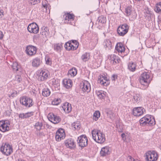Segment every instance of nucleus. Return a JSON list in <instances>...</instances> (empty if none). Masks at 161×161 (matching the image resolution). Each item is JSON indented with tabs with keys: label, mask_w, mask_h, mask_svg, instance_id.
Masks as SVG:
<instances>
[{
	"label": "nucleus",
	"mask_w": 161,
	"mask_h": 161,
	"mask_svg": "<svg viewBox=\"0 0 161 161\" xmlns=\"http://www.w3.org/2000/svg\"><path fill=\"white\" fill-rule=\"evenodd\" d=\"M1 152L6 156L9 155L13 152L12 146L8 143H6L0 148Z\"/></svg>",
	"instance_id": "obj_6"
},
{
	"label": "nucleus",
	"mask_w": 161,
	"mask_h": 161,
	"mask_svg": "<svg viewBox=\"0 0 161 161\" xmlns=\"http://www.w3.org/2000/svg\"><path fill=\"white\" fill-rule=\"evenodd\" d=\"M154 10L157 13L161 14V2L156 4Z\"/></svg>",
	"instance_id": "obj_36"
},
{
	"label": "nucleus",
	"mask_w": 161,
	"mask_h": 161,
	"mask_svg": "<svg viewBox=\"0 0 161 161\" xmlns=\"http://www.w3.org/2000/svg\"><path fill=\"white\" fill-rule=\"evenodd\" d=\"M61 102V100L60 98H55L52 101V103L54 105H58Z\"/></svg>",
	"instance_id": "obj_45"
},
{
	"label": "nucleus",
	"mask_w": 161,
	"mask_h": 161,
	"mask_svg": "<svg viewBox=\"0 0 161 161\" xmlns=\"http://www.w3.org/2000/svg\"><path fill=\"white\" fill-rule=\"evenodd\" d=\"M64 86L67 89L70 88L72 85L71 80L69 79H65L63 81Z\"/></svg>",
	"instance_id": "obj_23"
},
{
	"label": "nucleus",
	"mask_w": 161,
	"mask_h": 161,
	"mask_svg": "<svg viewBox=\"0 0 161 161\" xmlns=\"http://www.w3.org/2000/svg\"><path fill=\"white\" fill-rule=\"evenodd\" d=\"M117 78V76L116 75H114L112 76L111 79L113 80H115V79Z\"/></svg>",
	"instance_id": "obj_53"
},
{
	"label": "nucleus",
	"mask_w": 161,
	"mask_h": 161,
	"mask_svg": "<svg viewBox=\"0 0 161 161\" xmlns=\"http://www.w3.org/2000/svg\"><path fill=\"white\" fill-rule=\"evenodd\" d=\"M103 44L106 49L109 50L112 47V43L111 41L108 40H105L103 43Z\"/></svg>",
	"instance_id": "obj_28"
},
{
	"label": "nucleus",
	"mask_w": 161,
	"mask_h": 161,
	"mask_svg": "<svg viewBox=\"0 0 161 161\" xmlns=\"http://www.w3.org/2000/svg\"><path fill=\"white\" fill-rule=\"evenodd\" d=\"M62 45L61 44L58 43L54 45V49L57 51H60L62 49Z\"/></svg>",
	"instance_id": "obj_42"
},
{
	"label": "nucleus",
	"mask_w": 161,
	"mask_h": 161,
	"mask_svg": "<svg viewBox=\"0 0 161 161\" xmlns=\"http://www.w3.org/2000/svg\"><path fill=\"white\" fill-rule=\"evenodd\" d=\"M146 159L148 161H156L158 159V155L155 151H149L146 153Z\"/></svg>",
	"instance_id": "obj_5"
},
{
	"label": "nucleus",
	"mask_w": 161,
	"mask_h": 161,
	"mask_svg": "<svg viewBox=\"0 0 161 161\" xmlns=\"http://www.w3.org/2000/svg\"><path fill=\"white\" fill-rule=\"evenodd\" d=\"M65 48L68 50H76L78 48L77 45L74 46L72 43L68 42L64 45Z\"/></svg>",
	"instance_id": "obj_25"
},
{
	"label": "nucleus",
	"mask_w": 161,
	"mask_h": 161,
	"mask_svg": "<svg viewBox=\"0 0 161 161\" xmlns=\"http://www.w3.org/2000/svg\"><path fill=\"white\" fill-rule=\"evenodd\" d=\"M64 142L67 147L72 148L75 147V145L74 140L71 138L66 140Z\"/></svg>",
	"instance_id": "obj_19"
},
{
	"label": "nucleus",
	"mask_w": 161,
	"mask_h": 161,
	"mask_svg": "<svg viewBox=\"0 0 161 161\" xmlns=\"http://www.w3.org/2000/svg\"><path fill=\"white\" fill-rule=\"evenodd\" d=\"M92 134L93 139L98 143H102L105 141L104 134L100 130L94 129L92 131Z\"/></svg>",
	"instance_id": "obj_1"
},
{
	"label": "nucleus",
	"mask_w": 161,
	"mask_h": 161,
	"mask_svg": "<svg viewBox=\"0 0 161 161\" xmlns=\"http://www.w3.org/2000/svg\"><path fill=\"white\" fill-rule=\"evenodd\" d=\"M45 59L46 64H51V58H49L48 56H46Z\"/></svg>",
	"instance_id": "obj_48"
},
{
	"label": "nucleus",
	"mask_w": 161,
	"mask_h": 161,
	"mask_svg": "<svg viewBox=\"0 0 161 161\" xmlns=\"http://www.w3.org/2000/svg\"><path fill=\"white\" fill-rule=\"evenodd\" d=\"M81 58L82 60L86 62L89 59L90 54L89 53H86L82 55Z\"/></svg>",
	"instance_id": "obj_37"
},
{
	"label": "nucleus",
	"mask_w": 161,
	"mask_h": 161,
	"mask_svg": "<svg viewBox=\"0 0 161 161\" xmlns=\"http://www.w3.org/2000/svg\"><path fill=\"white\" fill-rule=\"evenodd\" d=\"M38 80L39 81H45L50 76V73L47 70H42L40 72H38Z\"/></svg>",
	"instance_id": "obj_7"
},
{
	"label": "nucleus",
	"mask_w": 161,
	"mask_h": 161,
	"mask_svg": "<svg viewBox=\"0 0 161 161\" xmlns=\"http://www.w3.org/2000/svg\"><path fill=\"white\" fill-rule=\"evenodd\" d=\"M28 31L31 33L36 34L39 32V27L35 23L30 24L27 28Z\"/></svg>",
	"instance_id": "obj_9"
},
{
	"label": "nucleus",
	"mask_w": 161,
	"mask_h": 161,
	"mask_svg": "<svg viewBox=\"0 0 161 161\" xmlns=\"http://www.w3.org/2000/svg\"><path fill=\"white\" fill-rule=\"evenodd\" d=\"M127 160L129 161H139L138 160H135L134 158H132L130 156H128L127 158Z\"/></svg>",
	"instance_id": "obj_50"
},
{
	"label": "nucleus",
	"mask_w": 161,
	"mask_h": 161,
	"mask_svg": "<svg viewBox=\"0 0 161 161\" xmlns=\"http://www.w3.org/2000/svg\"><path fill=\"white\" fill-rule=\"evenodd\" d=\"M78 144L82 148L86 147L88 144V139L86 136L82 135L78 138Z\"/></svg>",
	"instance_id": "obj_8"
},
{
	"label": "nucleus",
	"mask_w": 161,
	"mask_h": 161,
	"mask_svg": "<svg viewBox=\"0 0 161 161\" xmlns=\"http://www.w3.org/2000/svg\"><path fill=\"white\" fill-rule=\"evenodd\" d=\"M34 112H31L25 113L20 114L19 115V117L22 119H25L29 118L33 115Z\"/></svg>",
	"instance_id": "obj_26"
},
{
	"label": "nucleus",
	"mask_w": 161,
	"mask_h": 161,
	"mask_svg": "<svg viewBox=\"0 0 161 161\" xmlns=\"http://www.w3.org/2000/svg\"><path fill=\"white\" fill-rule=\"evenodd\" d=\"M72 127L74 128L75 130H78L80 127V123L79 121L76 122H74L72 124Z\"/></svg>",
	"instance_id": "obj_41"
},
{
	"label": "nucleus",
	"mask_w": 161,
	"mask_h": 161,
	"mask_svg": "<svg viewBox=\"0 0 161 161\" xmlns=\"http://www.w3.org/2000/svg\"><path fill=\"white\" fill-rule=\"evenodd\" d=\"M151 79L150 75V73L144 72L141 75L140 81L142 85H147L150 83Z\"/></svg>",
	"instance_id": "obj_3"
},
{
	"label": "nucleus",
	"mask_w": 161,
	"mask_h": 161,
	"mask_svg": "<svg viewBox=\"0 0 161 161\" xmlns=\"http://www.w3.org/2000/svg\"><path fill=\"white\" fill-rule=\"evenodd\" d=\"M111 153V149L108 146L102 147L100 152V155L101 156H106L109 155Z\"/></svg>",
	"instance_id": "obj_17"
},
{
	"label": "nucleus",
	"mask_w": 161,
	"mask_h": 161,
	"mask_svg": "<svg viewBox=\"0 0 161 161\" xmlns=\"http://www.w3.org/2000/svg\"><path fill=\"white\" fill-rule=\"evenodd\" d=\"M80 88L82 91L87 92H90L91 89L89 83L86 80L81 84Z\"/></svg>",
	"instance_id": "obj_16"
},
{
	"label": "nucleus",
	"mask_w": 161,
	"mask_h": 161,
	"mask_svg": "<svg viewBox=\"0 0 161 161\" xmlns=\"http://www.w3.org/2000/svg\"><path fill=\"white\" fill-rule=\"evenodd\" d=\"M107 114L108 116L109 117L110 119H114L115 116V115L113 112L111 110H108V112H107Z\"/></svg>",
	"instance_id": "obj_43"
},
{
	"label": "nucleus",
	"mask_w": 161,
	"mask_h": 161,
	"mask_svg": "<svg viewBox=\"0 0 161 161\" xmlns=\"http://www.w3.org/2000/svg\"><path fill=\"white\" fill-rule=\"evenodd\" d=\"M35 129L37 130H40L42 129V122H37L34 125Z\"/></svg>",
	"instance_id": "obj_39"
},
{
	"label": "nucleus",
	"mask_w": 161,
	"mask_h": 161,
	"mask_svg": "<svg viewBox=\"0 0 161 161\" xmlns=\"http://www.w3.org/2000/svg\"><path fill=\"white\" fill-rule=\"evenodd\" d=\"M37 50V48L35 47L29 45L26 47L25 52L28 55L32 56L36 53Z\"/></svg>",
	"instance_id": "obj_11"
},
{
	"label": "nucleus",
	"mask_w": 161,
	"mask_h": 161,
	"mask_svg": "<svg viewBox=\"0 0 161 161\" xmlns=\"http://www.w3.org/2000/svg\"><path fill=\"white\" fill-rule=\"evenodd\" d=\"M42 62L40 59L36 58L33 59L32 61V64L33 67H38L41 64Z\"/></svg>",
	"instance_id": "obj_27"
},
{
	"label": "nucleus",
	"mask_w": 161,
	"mask_h": 161,
	"mask_svg": "<svg viewBox=\"0 0 161 161\" xmlns=\"http://www.w3.org/2000/svg\"><path fill=\"white\" fill-rule=\"evenodd\" d=\"M42 5L44 9H45L46 10V12H47V11L48 10V11L50 12L49 8V5L46 3H44V2L42 3Z\"/></svg>",
	"instance_id": "obj_46"
},
{
	"label": "nucleus",
	"mask_w": 161,
	"mask_h": 161,
	"mask_svg": "<svg viewBox=\"0 0 161 161\" xmlns=\"http://www.w3.org/2000/svg\"><path fill=\"white\" fill-rule=\"evenodd\" d=\"M20 102L22 105L26 108L31 107L33 105L32 99L26 96L21 97L20 99Z\"/></svg>",
	"instance_id": "obj_4"
},
{
	"label": "nucleus",
	"mask_w": 161,
	"mask_h": 161,
	"mask_svg": "<svg viewBox=\"0 0 161 161\" xmlns=\"http://www.w3.org/2000/svg\"><path fill=\"white\" fill-rule=\"evenodd\" d=\"M100 113L99 111H96L93 114V119L95 121L97 120L100 117Z\"/></svg>",
	"instance_id": "obj_40"
},
{
	"label": "nucleus",
	"mask_w": 161,
	"mask_h": 161,
	"mask_svg": "<svg viewBox=\"0 0 161 161\" xmlns=\"http://www.w3.org/2000/svg\"><path fill=\"white\" fill-rule=\"evenodd\" d=\"M115 49L119 53H121L124 52L125 50V47L121 43H117Z\"/></svg>",
	"instance_id": "obj_24"
},
{
	"label": "nucleus",
	"mask_w": 161,
	"mask_h": 161,
	"mask_svg": "<svg viewBox=\"0 0 161 161\" xmlns=\"http://www.w3.org/2000/svg\"><path fill=\"white\" fill-rule=\"evenodd\" d=\"M3 32L0 31V39H2L3 37Z\"/></svg>",
	"instance_id": "obj_55"
},
{
	"label": "nucleus",
	"mask_w": 161,
	"mask_h": 161,
	"mask_svg": "<svg viewBox=\"0 0 161 161\" xmlns=\"http://www.w3.org/2000/svg\"><path fill=\"white\" fill-rule=\"evenodd\" d=\"M160 149L161 150V146L160 147Z\"/></svg>",
	"instance_id": "obj_58"
},
{
	"label": "nucleus",
	"mask_w": 161,
	"mask_h": 161,
	"mask_svg": "<svg viewBox=\"0 0 161 161\" xmlns=\"http://www.w3.org/2000/svg\"><path fill=\"white\" fill-rule=\"evenodd\" d=\"M121 136L122 137V138L124 139H124H125V134L124 133H122L121 135Z\"/></svg>",
	"instance_id": "obj_56"
},
{
	"label": "nucleus",
	"mask_w": 161,
	"mask_h": 161,
	"mask_svg": "<svg viewBox=\"0 0 161 161\" xmlns=\"http://www.w3.org/2000/svg\"><path fill=\"white\" fill-rule=\"evenodd\" d=\"M128 29L129 26L127 24H124L118 27V33L120 36H124L128 32Z\"/></svg>",
	"instance_id": "obj_10"
},
{
	"label": "nucleus",
	"mask_w": 161,
	"mask_h": 161,
	"mask_svg": "<svg viewBox=\"0 0 161 161\" xmlns=\"http://www.w3.org/2000/svg\"><path fill=\"white\" fill-rule=\"evenodd\" d=\"M50 94V91L47 88L44 89L42 91V95L44 97H48L49 96Z\"/></svg>",
	"instance_id": "obj_35"
},
{
	"label": "nucleus",
	"mask_w": 161,
	"mask_h": 161,
	"mask_svg": "<svg viewBox=\"0 0 161 161\" xmlns=\"http://www.w3.org/2000/svg\"><path fill=\"white\" fill-rule=\"evenodd\" d=\"M64 22L65 23L73 25L71 21L74 20V15L73 14L67 13L64 14Z\"/></svg>",
	"instance_id": "obj_18"
},
{
	"label": "nucleus",
	"mask_w": 161,
	"mask_h": 161,
	"mask_svg": "<svg viewBox=\"0 0 161 161\" xmlns=\"http://www.w3.org/2000/svg\"><path fill=\"white\" fill-rule=\"evenodd\" d=\"M125 12L127 16H131L136 17V14L134 11L132 10L131 7L128 6L125 8Z\"/></svg>",
	"instance_id": "obj_20"
},
{
	"label": "nucleus",
	"mask_w": 161,
	"mask_h": 161,
	"mask_svg": "<svg viewBox=\"0 0 161 161\" xmlns=\"http://www.w3.org/2000/svg\"><path fill=\"white\" fill-rule=\"evenodd\" d=\"M141 97L139 94H135L133 96L132 101L135 103H138L140 102Z\"/></svg>",
	"instance_id": "obj_31"
},
{
	"label": "nucleus",
	"mask_w": 161,
	"mask_h": 161,
	"mask_svg": "<svg viewBox=\"0 0 161 161\" xmlns=\"http://www.w3.org/2000/svg\"><path fill=\"white\" fill-rule=\"evenodd\" d=\"M98 82L104 86H107L108 84V80L107 77L104 75H101L98 79Z\"/></svg>",
	"instance_id": "obj_21"
},
{
	"label": "nucleus",
	"mask_w": 161,
	"mask_h": 161,
	"mask_svg": "<svg viewBox=\"0 0 161 161\" xmlns=\"http://www.w3.org/2000/svg\"><path fill=\"white\" fill-rule=\"evenodd\" d=\"M9 124L7 120L0 121V130L3 132H6L9 130Z\"/></svg>",
	"instance_id": "obj_12"
},
{
	"label": "nucleus",
	"mask_w": 161,
	"mask_h": 161,
	"mask_svg": "<svg viewBox=\"0 0 161 161\" xmlns=\"http://www.w3.org/2000/svg\"><path fill=\"white\" fill-rule=\"evenodd\" d=\"M145 111V109L143 107L134 108L133 109V114L135 116H139L143 114Z\"/></svg>",
	"instance_id": "obj_14"
},
{
	"label": "nucleus",
	"mask_w": 161,
	"mask_h": 161,
	"mask_svg": "<svg viewBox=\"0 0 161 161\" xmlns=\"http://www.w3.org/2000/svg\"><path fill=\"white\" fill-rule=\"evenodd\" d=\"M48 118L49 121L54 124L58 123L61 120V118L59 116L55 115L53 114H49Z\"/></svg>",
	"instance_id": "obj_15"
},
{
	"label": "nucleus",
	"mask_w": 161,
	"mask_h": 161,
	"mask_svg": "<svg viewBox=\"0 0 161 161\" xmlns=\"http://www.w3.org/2000/svg\"><path fill=\"white\" fill-rule=\"evenodd\" d=\"M98 22L101 24H104L106 22V18L102 16H99L98 18Z\"/></svg>",
	"instance_id": "obj_44"
},
{
	"label": "nucleus",
	"mask_w": 161,
	"mask_h": 161,
	"mask_svg": "<svg viewBox=\"0 0 161 161\" xmlns=\"http://www.w3.org/2000/svg\"><path fill=\"white\" fill-rule=\"evenodd\" d=\"M17 95V92L16 91H14L11 94L10 96H12L13 97L16 96Z\"/></svg>",
	"instance_id": "obj_52"
},
{
	"label": "nucleus",
	"mask_w": 161,
	"mask_h": 161,
	"mask_svg": "<svg viewBox=\"0 0 161 161\" xmlns=\"http://www.w3.org/2000/svg\"><path fill=\"white\" fill-rule=\"evenodd\" d=\"M15 80L16 81H17L18 83H19L21 80V77L20 76L17 75L15 76Z\"/></svg>",
	"instance_id": "obj_49"
},
{
	"label": "nucleus",
	"mask_w": 161,
	"mask_h": 161,
	"mask_svg": "<svg viewBox=\"0 0 161 161\" xmlns=\"http://www.w3.org/2000/svg\"><path fill=\"white\" fill-rule=\"evenodd\" d=\"M72 44H73L74 46L77 45L78 47L79 43L78 42H77V41L75 40H74L72 41Z\"/></svg>",
	"instance_id": "obj_51"
},
{
	"label": "nucleus",
	"mask_w": 161,
	"mask_h": 161,
	"mask_svg": "<svg viewBox=\"0 0 161 161\" xmlns=\"http://www.w3.org/2000/svg\"><path fill=\"white\" fill-rule=\"evenodd\" d=\"M65 136V135L64 130L62 129H59L56 132L55 138L57 141L59 142L64 139Z\"/></svg>",
	"instance_id": "obj_13"
},
{
	"label": "nucleus",
	"mask_w": 161,
	"mask_h": 161,
	"mask_svg": "<svg viewBox=\"0 0 161 161\" xmlns=\"http://www.w3.org/2000/svg\"><path fill=\"white\" fill-rule=\"evenodd\" d=\"M14 71H16L18 70L20 66L17 62H14L11 65Z\"/></svg>",
	"instance_id": "obj_38"
},
{
	"label": "nucleus",
	"mask_w": 161,
	"mask_h": 161,
	"mask_svg": "<svg viewBox=\"0 0 161 161\" xmlns=\"http://www.w3.org/2000/svg\"><path fill=\"white\" fill-rule=\"evenodd\" d=\"M4 15V12L3 11H0V18H2Z\"/></svg>",
	"instance_id": "obj_54"
},
{
	"label": "nucleus",
	"mask_w": 161,
	"mask_h": 161,
	"mask_svg": "<svg viewBox=\"0 0 161 161\" xmlns=\"http://www.w3.org/2000/svg\"><path fill=\"white\" fill-rule=\"evenodd\" d=\"M41 0H30V3L33 5H35L40 2Z\"/></svg>",
	"instance_id": "obj_47"
},
{
	"label": "nucleus",
	"mask_w": 161,
	"mask_h": 161,
	"mask_svg": "<svg viewBox=\"0 0 161 161\" xmlns=\"http://www.w3.org/2000/svg\"><path fill=\"white\" fill-rule=\"evenodd\" d=\"M140 123V125L142 126L153 125L155 123V119H152L149 115H147L141 119Z\"/></svg>",
	"instance_id": "obj_2"
},
{
	"label": "nucleus",
	"mask_w": 161,
	"mask_h": 161,
	"mask_svg": "<svg viewBox=\"0 0 161 161\" xmlns=\"http://www.w3.org/2000/svg\"><path fill=\"white\" fill-rule=\"evenodd\" d=\"M96 94L98 97L100 99H103L105 95V93L102 90L97 92Z\"/></svg>",
	"instance_id": "obj_33"
},
{
	"label": "nucleus",
	"mask_w": 161,
	"mask_h": 161,
	"mask_svg": "<svg viewBox=\"0 0 161 161\" xmlns=\"http://www.w3.org/2000/svg\"><path fill=\"white\" fill-rule=\"evenodd\" d=\"M62 107L64 112L67 113H69L72 110L71 104L67 102L64 103Z\"/></svg>",
	"instance_id": "obj_22"
},
{
	"label": "nucleus",
	"mask_w": 161,
	"mask_h": 161,
	"mask_svg": "<svg viewBox=\"0 0 161 161\" xmlns=\"http://www.w3.org/2000/svg\"><path fill=\"white\" fill-rule=\"evenodd\" d=\"M110 60L112 64H115L119 63L118 57L114 54L110 55Z\"/></svg>",
	"instance_id": "obj_30"
},
{
	"label": "nucleus",
	"mask_w": 161,
	"mask_h": 161,
	"mask_svg": "<svg viewBox=\"0 0 161 161\" xmlns=\"http://www.w3.org/2000/svg\"><path fill=\"white\" fill-rule=\"evenodd\" d=\"M136 65L133 62H131L129 63L128 68L129 70L132 72L134 71L136 69Z\"/></svg>",
	"instance_id": "obj_32"
},
{
	"label": "nucleus",
	"mask_w": 161,
	"mask_h": 161,
	"mask_svg": "<svg viewBox=\"0 0 161 161\" xmlns=\"http://www.w3.org/2000/svg\"><path fill=\"white\" fill-rule=\"evenodd\" d=\"M41 34L45 37L48 36L49 34L48 28L45 26H43L42 28Z\"/></svg>",
	"instance_id": "obj_29"
},
{
	"label": "nucleus",
	"mask_w": 161,
	"mask_h": 161,
	"mask_svg": "<svg viewBox=\"0 0 161 161\" xmlns=\"http://www.w3.org/2000/svg\"><path fill=\"white\" fill-rule=\"evenodd\" d=\"M2 137V135L0 134V138H1Z\"/></svg>",
	"instance_id": "obj_57"
},
{
	"label": "nucleus",
	"mask_w": 161,
	"mask_h": 161,
	"mask_svg": "<svg viewBox=\"0 0 161 161\" xmlns=\"http://www.w3.org/2000/svg\"><path fill=\"white\" fill-rule=\"evenodd\" d=\"M68 74L71 76L74 77L77 74V70L75 68H72V69L69 70Z\"/></svg>",
	"instance_id": "obj_34"
}]
</instances>
